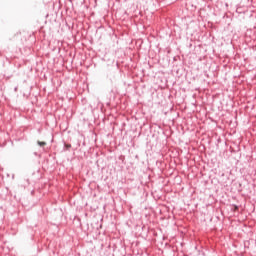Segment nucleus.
<instances>
[{
    "label": "nucleus",
    "mask_w": 256,
    "mask_h": 256,
    "mask_svg": "<svg viewBox=\"0 0 256 256\" xmlns=\"http://www.w3.org/2000/svg\"><path fill=\"white\" fill-rule=\"evenodd\" d=\"M38 145H40V147H43V146H45V145H46V143H45V142H41V141H39V142H38Z\"/></svg>",
    "instance_id": "obj_1"
}]
</instances>
